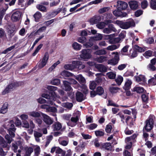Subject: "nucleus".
<instances>
[{
  "instance_id": "obj_3",
  "label": "nucleus",
  "mask_w": 156,
  "mask_h": 156,
  "mask_svg": "<svg viewBox=\"0 0 156 156\" xmlns=\"http://www.w3.org/2000/svg\"><path fill=\"white\" fill-rule=\"evenodd\" d=\"M81 58L86 61L90 58L92 57L91 50L88 49H84L81 51L80 55Z\"/></svg>"
},
{
  "instance_id": "obj_4",
  "label": "nucleus",
  "mask_w": 156,
  "mask_h": 156,
  "mask_svg": "<svg viewBox=\"0 0 156 156\" xmlns=\"http://www.w3.org/2000/svg\"><path fill=\"white\" fill-rule=\"evenodd\" d=\"M20 82L13 83L9 85L2 92L3 95H5L11 91L13 90L15 88L21 85Z\"/></svg>"
},
{
  "instance_id": "obj_29",
  "label": "nucleus",
  "mask_w": 156,
  "mask_h": 156,
  "mask_svg": "<svg viewBox=\"0 0 156 156\" xmlns=\"http://www.w3.org/2000/svg\"><path fill=\"white\" fill-rule=\"evenodd\" d=\"M72 47L75 50L79 51L81 49L82 46L77 43L74 42L72 44Z\"/></svg>"
},
{
  "instance_id": "obj_51",
  "label": "nucleus",
  "mask_w": 156,
  "mask_h": 156,
  "mask_svg": "<svg viewBox=\"0 0 156 156\" xmlns=\"http://www.w3.org/2000/svg\"><path fill=\"white\" fill-rule=\"evenodd\" d=\"M53 138V136L52 135H49L46 138V142L45 147H47L50 143L51 141Z\"/></svg>"
},
{
  "instance_id": "obj_17",
  "label": "nucleus",
  "mask_w": 156,
  "mask_h": 156,
  "mask_svg": "<svg viewBox=\"0 0 156 156\" xmlns=\"http://www.w3.org/2000/svg\"><path fill=\"white\" fill-rule=\"evenodd\" d=\"M0 144L1 145V147L6 148V150H9V147L8 146V144L5 141L4 138L1 136H0Z\"/></svg>"
},
{
  "instance_id": "obj_25",
  "label": "nucleus",
  "mask_w": 156,
  "mask_h": 156,
  "mask_svg": "<svg viewBox=\"0 0 156 156\" xmlns=\"http://www.w3.org/2000/svg\"><path fill=\"white\" fill-rule=\"evenodd\" d=\"M61 75L63 77H68L69 76H73V75L72 73L67 71L64 70L61 73Z\"/></svg>"
},
{
  "instance_id": "obj_56",
  "label": "nucleus",
  "mask_w": 156,
  "mask_h": 156,
  "mask_svg": "<svg viewBox=\"0 0 156 156\" xmlns=\"http://www.w3.org/2000/svg\"><path fill=\"white\" fill-rule=\"evenodd\" d=\"M122 13V12L119 11L118 9L114 11L113 12L114 15L117 17H120Z\"/></svg>"
},
{
  "instance_id": "obj_20",
  "label": "nucleus",
  "mask_w": 156,
  "mask_h": 156,
  "mask_svg": "<svg viewBox=\"0 0 156 156\" xmlns=\"http://www.w3.org/2000/svg\"><path fill=\"white\" fill-rule=\"evenodd\" d=\"M132 83L131 80L129 79H127L125 82L123 87V88L125 90H128L130 89L131 85Z\"/></svg>"
},
{
  "instance_id": "obj_41",
  "label": "nucleus",
  "mask_w": 156,
  "mask_h": 156,
  "mask_svg": "<svg viewBox=\"0 0 156 156\" xmlns=\"http://www.w3.org/2000/svg\"><path fill=\"white\" fill-rule=\"evenodd\" d=\"M41 13L39 12H37L34 15V17L36 21L38 22V20L41 18Z\"/></svg>"
},
{
  "instance_id": "obj_11",
  "label": "nucleus",
  "mask_w": 156,
  "mask_h": 156,
  "mask_svg": "<svg viewBox=\"0 0 156 156\" xmlns=\"http://www.w3.org/2000/svg\"><path fill=\"white\" fill-rule=\"evenodd\" d=\"M44 122L47 125H51L53 122V120L48 115L41 113Z\"/></svg>"
},
{
  "instance_id": "obj_39",
  "label": "nucleus",
  "mask_w": 156,
  "mask_h": 156,
  "mask_svg": "<svg viewBox=\"0 0 156 156\" xmlns=\"http://www.w3.org/2000/svg\"><path fill=\"white\" fill-rule=\"evenodd\" d=\"M150 4L151 8L154 10H156V0H151Z\"/></svg>"
},
{
  "instance_id": "obj_19",
  "label": "nucleus",
  "mask_w": 156,
  "mask_h": 156,
  "mask_svg": "<svg viewBox=\"0 0 156 156\" xmlns=\"http://www.w3.org/2000/svg\"><path fill=\"white\" fill-rule=\"evenodd\" d=\"M73 77L81 83H85L86 82L85 78L81 74H79L76 76L73 75Z\"/></svg>"
},
{
  "instance_id": "obj_26",
  "label": "nucleus",
  "mask_w": 156,
  "mask_h": 156,
  "mask_svg": "<svg viewBox=\"0 0 156 156\" xmlns=\"http://www.w3.org/2000/svg\"><path fill=\"white\" fill-rule=\"evenodd\" d=\"M102 148L103 149L108 150H111L112 148V146L110 143H107L102 144L101 145Z\"/></svg>"
},
{
  "instance_id": "obj_15",
  "label": "nucleus",
  "mask_w": 156,
  "mask_h": 156,
  "mask_svg": "<svg viewBox=\"0 0 156 156\" xmlns=\"http://www.w3.org/2000/svg\"><path fill=\"white\" fill-rule=\"evenodd\" d=\"M78 120V117L77 116H76L75 117H72L71 119V121L68 123V125L71 127H73L76 125V122Z\"/></svg>"
},
{
  "instance_id": "obj_55",
  "label": "nucleus",
  "mask_w": 156,
  "mask_h": 156,
  "mask_svg": "<svg viewBox=\"0 0 156 156\" xmlns=\"http://www.w3.org/2000/svg\"><path fill=\"white\" fill-rule=\"evenodd\" d=\"M97 84L94 81H91L90 82V88L91 90H94Z\"/></svg>"
},
{
  "instance_id": "obj_27",
  "label": "nucleus",
  "mask_w": 156,
  "mask_h": 156,
  "mask_svg": "<svg viewBox=\"0 0 156 156\" xmlns=\"http://www.w3.org/2000/svg\"><path fill=\"white\" fill-rule=\"evenodd\" d=\"M96 67L100 72H105L107 71V69L106 67L102 64L97 65Z\"/></svg>"
},
{
  "instance_id": "obj_6",
  "label": "nucleus",
  "mask_w": 156,
  "mask_h": 156,
  "mask_svg": "<svg viewBox=\"0 0 156 156\" xmlns=\"http://www.w3.org/2000/svg\"><path fill=\"white\" fill-rule=\"evenodd\" d=\"M102 38V36L101 34H98L94 37H91L89 39V42H87L83 44L86 48L91 47L93 45L92 41H99L101 40Z\"/></svg>"
},
{
  "instance_id": "obj_49",
  "label": "nucleus",
  "mask_w": 156,
  "mask_h": 156,
  "mask_svg": "<svg viewBox=\"0 0 156 156\" xmlns=\"http://www.w3.org/2000/svg\"><path fill=\"white\" fill-rule=\"evenodd\" d=\"M36 7L41 11L46 12V8L43 5L38 4L37 5Z\"/></svg>"
},
{
  "instance_id": "obj_37",
  "label": "nucleus",
  "mask_w": 156,
  "mask_h": 156,
  "mask_svg": "<svg viewBox=\"0 0 156 156\" xmlns=\"http://www.w3.org/2000/svg\"><path fill=\"white\" fill-rule=\"evenodd\" d=\"M119 61L112 58L111 59L108 60V63L112 65H115L117 64L118 62Z\"/></svg>"
},
{
  "instance_id": "obj_52",
  "label": "nucleus",
  "mask_w": 156,
  "mask_h": 156,
  "mask_svg": "<svg viewBox=\"0 0 156 156\" xmlns=\"http://www.w3.org/2000/svg\"><path fill=\"white\" fill-rule=\"evenodd\" d=\"M40 148L39 146H36L34 150L35 155L36 156H38L40 153Z\"/></svg>"
},
{
  "instance_id": "obj_24",
  "label": "nucleus",
  "mask_w": 156,
  "mask_h": 156,
  "mask_svg": "<svg viewBox=\"0 0 156 156\" xmlns=\"http://www.w3.org/2000/svg\"><path fill=\"white\" fill-rule=\"evenodd\" d=\"M76 99L79 102H81L84 100L83 94L80 92H78L76 94Z\"/></svg>"
},
{
  "instance_id": "obj_30",
  "label": "nucleus",
  "mask_w": 156,
  "mask_h": 156,
  "mask_svg": "<svg viewBox=\"0 0 156 156\" xmlns=\"http://www.w3.org/2000/svg\"><path fill=\"white\" fill-rule=\"evenodd\" d=\"M53 129L55 130H60L62 127L61 124L58 122H56L52 125Z\"/></svg>"
},
{
  "instance_id": "obj_14",
  "label": "nucleus",
  "mask_w": 156,
  "mask_h": 156,
  "mask_svg": "<svg viewBox=\"0 0 156 156\" xmlns=\"http://www.w3.org/2000/svg\"><path fill=\"white\" fill-rule=\"evenodd\" d=\"M134 78L136 81L137 82H141L140 84H144L145 83L146 80L145 76L142 75H140L138 76H135Z\"/></svg>"
},
{
  "instance_id": "obj_21",
  "label": "nucleus",
  "mask_w": 156,
  "mask_h": 156,
  "mask_svg": "<svg viewBox=\"0 0 156 156\" xmlns=\"http://www.w3.org/2000/svg\"><path fill=\"white\" fill-rule=\"evenodd\" d=\"M8 104L7 102L4 104L0 110V113L2 114H5L8 111Z\"/></svg>"
},
{
  "instance_id": "obj_8",
  "label": "nucleus",
  "mask_w": 156,
  "mask_h": 156,
  "mask_svg": "<svg viewBox=\"0 0 156 156\" xmlns=\"http://www.w3.org/2000/svg\"><path fill=\"white\" fill-rule=\"evenodd\" d=\"M62 88L63 90L67 91L68 93L69 92L71 93V94H73V89L70 86L69 83L67 81H63V85L62 86Z\"/></svg>"
},
{
  "instance_id": "obj_43",
  "label": "nucleus",
  "mask_w": 156,
  "mask_h": 156,
  "mask_svg": "<svg viewBox=\"0 0 156 156\" xmlns=\"http://www.w3.org/2000/svg\"><path fill=\"white\" fill-rule=\"evenodd\" d=\"M123 80V78L120 76H119L115 79V81L118 85L121 84Z\"/></svg>"
},
{
  "instance_id": "obj_16",
  "label": "nucleus",
  "mask_w": 156,
  "mask_h": 156,
  "mask_svg": "<svg viewBox=\"0 0 156 156\" xmlns=\"http://www.w3.org/2000/svg\"><path fill=\"white\" fill-rule=\"evenodd\" d=\"M101 20V17L99 16H95L90 19V22L91 24H93L99 22Z\"/></svg>"
},
{
  "instance_id": "obj_63",
  "label": "nucleus",
  "mask_w": 156,
  "mask_h": 156,
  "mask_svg": "<svg viewBox=\"0 0 156 156\" xmlns=\"http://www.w3.org/2000/svg\"><path fill=\"white\" fill-rule=\"evenodd\" d=\"M95 135L97 136H101L104 135V132L100 130H97L95 131Z\"/></svg>"
},
{
  "instance_id": "obj_2",
  "label": "nucleus",
  "mask_w": 156,
  "mask_h": 156,
  "mask_svg": "<svg viewBox=\"0 0 156 156\" xmlns=\"http://www.w3.org/2000/svg\"><path fill=\"white\" fill-rule=\"evenodd\" d=\"M4 127L7 129L9 134L12 137L15 136L14 133L16 129L14 125V122L13 120H11L5 122L4 125Z\"/></svg>"
},
{
  "instance_id": "obj_45",
  "label": "nucleus",
  "mask_w": 156,
  "mask_h": 156,
  "mask_svg": "<svg viewBox=\"0 0 156 156\" xmlns=\"http://www.w3.org/2000/svg\"><path fill=\"white\" fill-rule=\"evenodd\" d=\"M71 63H72L71 65L74 66L73 68L74 69L76 68H77L78 65L80 64L81 62L78 60L72 61Z\"/></svg>"
},
{
  "instance_id": "obj_7",
  "label": "nucleus",
  "mask_w": 156,
  "mask_h": 156,
  "mask_svg": "<svg viewBox=\"0 0 156 156\" xmlns=\"http://www.w3.org/2000/svg\"><path fill=\"white\" fill-rule=\"evenodd\" d=\"M49 55L48 52H46L41 60L38 63V66L39 69H41L44 67L46 64L49 59Z\"/></svg>"
},
{
  "instance_id": "obj_22",
  "label": "nucleus",
  "mask_w": 156,
  "mask_h": 156,
  "mask_svg": "<svg viewBox=\"0 0 156 156\" xmlns=\"http://www.w3.org/2000/svg\"><path fill=\"white\" fill-rule=\"evenodd\" d=\"M112 22L111 20H108L105 21V23L104 22H101L96 25L98 28L100 29H102L105 26V24H108L111 23Z\"/></svg>"
},
{
  "instance_id": "obj_33",
  "label": "nucleus",
  "mask_w": 156,
  "mask_h": 156,
  "mask_svg": "<svg viewBox=\"0 0 156 156\" xmlns=\"http://www.w3.org/2000/svg\"><path fill=\"white\" fill-rule=\"evenodd\" d=\"M94 54L97 55H105L107 54V52L104 49H101L94 52Z\"/></svg>"
},
{
  "instance_id": "obj_42",
  "label": "nucleus",
  "mask_w": 156,
  "mask_h": 156,
  "mask_svg": "<svg viewBox=\"0 0 156 156\" xmlns=\"http://www.w3.org/2000/svg\"><path fill=\"white\" fill-rule=\"evenodd\" d=\"M126 34L125 32H121L119 35V37L115 38V40L117 42H119L121 39L124 38Z\"/></svg>"
},
{
  "instance_id": "obj_32",
  "label": "nucleus",
  "mask_w": 156,
  "mask_h": 156,
  "mask_svg": "<svg viewBox=\"0 0 156 156\" xmlns=\"http://www.w3.org/2000/svg\"><path fill=\"white\" fill-rule=\"evenodd\" d=\"M34 135L36 140L37 142H39L40 141L39 137L42 136V134L38 132L37 131H34Z\"/></svg>"
},
{
  "instance_id": "obj_36",
  "label": "nucleus",
  "mask_w": 156,
  "mask_h": 156,
  "mask_svg": "<svg viewBox=\"0 0 156 156\" xmlns=\"http://www.w3.org/2000/svg\"><path fill=\"white\" fill-rule=\"evenodd\" d=\"M119 90V88L117 87H111L109 89L110 92L113 94L117 93Z\"/></svg>"
},
{
  "instance_id": "obj_54",
  "label": "nucleus",
  "mask_w": 156,
  "mask_h": 156,
  "mask_svg": "<svg viewBox=\"0 0 156 156\" xmlns=\"http://www.w3.org/2000/svg\"><path fill=\"white\" fill-rule=\"evenodd\" d=\"M43 45L42 44H40L37 47L34 52L33 53L32 55L33 56H34L36 55L42 47Z\"/></svg>"
},
{
  "instance_id": "obj_12",
  "label": "nucleus",
  "mask_w": 156,
  "mask_h": 156,
  "mask_svg": "<svg viewBox=\"0 0 156 156\" xmlns=\"http://www.w3.org/2000/svg\"><path fill=\"white\" fill-rule=\"evenodd\" d=\"M117 8L119 10H124L126 9L127 6V3L121 1L117 2Z\"/></svg>"
},
{
  "instance_id": "obj_44",
  "label": "nucleus",
  "mask_w": 156,
  "mask_h": 156,
  "mask_svg": "<svg viewBox=\"0 0 156 156\" xmlns=\"http://www.w3.org/2000/svg\"><path fill=\"white\" fill-rule=\"evenodd\" d=\"M46 29V27L45 26H43L40 28L35 33V34H40L44 31H45Z\"/></svg>"
},
{
  "instance_id": "obj_40",
  "label": "nucleus",
  "mask_w": 156,
  "mask_h": 156,
  "mask_svg": "<svg viewBox=\"0 0 156 156\" xmlns=\"http://www.w3.org/2000/svg\"><path fill=\"white\" fill-rule=\"evenodd\" d=\"M60 63V62L59 61H57L56 62L54 63L48 69L49 72L52 71L56 67V66L59 64Z\"/></svg>"
},
{
  "instance_id": "obj_35",
  "label": "nucleus",
  "mask_w": 156,
  "mask_h": 156,
  "mask_svg": "<svg viewBox=\"0 0 156 156\" xmlns=\"http://www.w3.org/2000/svg\"><path fill=\"white\" fill-rule=\"evenodd\" d=\"M133 91H136L137 93H140L144 91V90L143 88L138 87H135L133 89Z\"/></svg>"
},
{
  "instance_id": "obj_23",
  "label": "nucleus",
  "mask_w": 156,
  "mask_h": 156,
  "mask_svg": "<svg viewBox=\"0 0 156 156\" xmlns=\"http://www.w3.org/2000/svg\"><path fill=\"white\" fill-rule=\"evenodd\" d=\"M29 115L34 118H38L40 117L41 114L40 112L36 111H32L28 113Z\"/></svg>"
},
{
  "instance_id": "obj_61",
  "label": "nucleus",
  "mask_w": 156,
  "mask_h": 156,
  "mask_svg": "<svg viewBox=\"0 0 156 156\" xmlns=\"http://www.w3.org/2000/svg\"><path fill=\"white\" fill-rule=\"evenodd\" d=\"M46 88L48 90L53 91H55L57 89V88L56 87L52 86H48Z\"/></svg>"
},
{
  "instance_id": "obj_5",
  "label": "nucleus",
  "mask_w": 156,
  "mask_h": 156,
  "mask_svg": "<svg viewBox=\"0 0 156 156\" xmlns=\"http://www.w3.org/2000/svg\"><path fill=\"white\" fill-rule=\"evenodd\" d=\"M136 136V135L134 134L132 136L127 137L125 139V142L126 144L125 148L126 149H129L132 147V144L135 142V139Z\"/></svg>"
},
{
  "instance_id": "obj_60",
  "label": "nucleus",
  "mask_w": 156,
  "mask_h": 156,
  "mask_svg": "<svg viewBox=\"0 0 156 156\" xmlns=\"http://www.w3.org/2000/svg\"><path fill=\"white\" fill-rule=\"evenodd\" d=\"M134 48L136 50L140 52H144L145 50V48L140 47L137 45H135Z\"/></svg>"
},
{
  "instance_id": "obj_9",
  "label": "nucleus",
  "mask_w": 156,
  "mask_h": 156,
  "mask_svg": "<svg viewBox=\"0 0 156 156\" xmlns=\"http://www.w3.org/2000/svg\"><path fill=\"white\" fill-rule=\"evenodd\" d=\"M41 97L48 100L47 102V104L49 105H54V101L55 100V98L53 96H50L46 94H42Z\"/></svg>"
},
{
  "instance_id": "obj_62",
  "label": "nucleus",
  "mask_w": 156,
  "mask_h": 156,
  "mask_svg": "<svg viewBox=\"0 0 156 156\" xmlns=\"http://www.w3.org/2000/svg\"><path fill=\"white\" fill-rule=\"evenodd\" d=\"M60 80L58 79H55L51 81V83L54 85H58L60 83Z\"/></svg>"
},
{
  "instance_id": "obj_58",
  "label": "nucleus",
  "mask_w": 156,
  "mask_h": 156,
  "mask_svg": "<svg viewBox=\"0 0 156 156\" xmlns=\"http://www.w3.org/2000/svg\"><path fill=\"white\" fill-rule=\"evenodd\" d=\"M74 67L71 64H66L64 66V68L65 69L69 70H72L74 69L73 68Z\"/></svg>"
},
{
  "instance_id": "obj_59",
  "label": "nucleus",
  "mask_w": 156,
  "mask_h": 156,
  "mask_svg": "<svg viewBox=\"0 0 156 156\" xmlns=\"http://www.w3.org/2000/svg\"><path fill=\"white\" fill-rule=\"evenodd\" d=\"M11 136V137L8 134H6L5 136V138L8 144H10L12 140V138L13 137L12 136Z\"/></svg>"
},
{
  "instance_id": "obj_10",
  "label": "nucleus",
  "mask_w": 156,
  "mask_h": 156,
  "mask_svg": "<svg viewBox=\"0 0 156 156\" xmlns=\"http://www.w3.org/2000/svg\"><path fill=\"white\" fill-rule=\"evenodd\" d=\"M22 15L21 12L16 11L13 12L11 16V19L13 21L16 22L20 19Z\"/></svg>"
},
{
  "instance_id": "obj_31",
  "label": "nucleus",
  "mask_w": 156,
  "mask_h": 156,
  "mask_svg": "<svg viewBox=\"0 0 156 156\" xmlns=\"http://www.w3.org/2000/svg\"><path fill=\"white\" fill-rule=\"evenodd\" d=\"M106 75L109 79H113L115 78L116 74L115 72H110L106 73Z\"/></svg>"
},
{
  "instance_id": "obj_46",
  "label": "nucleus",
  "mask_w": 156,
  "mask_h": 156,
  "mask_svg": "<svg viewBox=\"0 0 156 156\" xmlns=\"http://www.w3.org/2000/svg\"><path fill=\"white\" fill-rule=\"evenodd\" d=\"M148 2L146 0H144L141 3V8L143 9H146L148 6Z\"/></svg>"
},
{
  "instance_id": "obj_34",
  "label": "nucleus",
  "mask_w": 156,
  "mask_h": 156,
  "mask_svg": "<svg viewBox=\"0 0 156 156\" xmlns=\"http://www.w3.org/2000/svg\"><path fill=\"white\" fill-rule=\"evenodd\" d=\"M69 79L70 82V84H74L76 86V87H74L75 88H78L79 87V83L75 80L70 78H69Z\"/></svg>"
},
{
  "instance_id": "obj_38",
  "label": "nucleus",
  "mask_w": 156,
  "mask_h": 156,
  "mask_svg": "<svg viewBox=\"0 0 156 156\" xmlns=\"http://www.w3.org/2000/svg\"><path fill=\"white\" fill-rule=\"evenodd\" d=\"M119 47V45H112L109 46L107 47L106 49L108 50L112 51L117 49Z\"/></svg>"
},
{
  "instance_id": "obj_28",
  "label": "nucleus",
  "mask_w": 156,
  "mask_h": 156,
  "mask_svg": "<svg viewBox=\"0 0 156 156\" xmlns=\"http://www.w3.org/2000/svg\"><path fill=\"white\" fill-rule=\"evenodd\" d=\"M95 60L99 63H102L107 60V57L104 56H100L96 58Z\"/></svg>"
},
{
  "instance_id": "obj_57",
  "label": "nucleus",
  "mask_w": 156,
  "mask_h": 156,
  "mask_svg": "<svg viewBox=\"0 0 156 156\" xmlns=\"http://www.w3.org/2000/svg\"><path fill=\"white\" fill-rule=\"evenodd\" d=\"M62 105L63 107L68 108H71L73 106L72 103L69 102L63 103Z\"/></svg>"
},
{
  "instance_id": "obj_18",
  "label": "nucleus",
  "mask_w": 156,
  "mask_h": 156,
  "mask_svg": "<svg viewBox=\"0 0 156 156\" xmlns=\"http://www.w3.org/2000/svg\"><path fill=\"white\" fill-rule=\"evenodd\" d=\"M129 4L130 7L132 9H136L138 6V2L136 1H130Z\"/></svg>"
},
{
  "instance_id": "obj_13",
  "label": "nucleus",
  "mask_w": 156,
  "mask_h": 156,
  "mask_svg": "<svg viewBox=\"0 0 156 156\" xmlns=\"http://www.w3.org/2000/svg\"><path fill=\"white\" fill-rule=\"evenodd\" d=\"M146 124L144 127L145 129L147 131L150 130L153 127L154 124L153 120L150 119L146 122Z\"/></svg>"
},
{
  "instance_id": "obj_1",
  "label": "nucleus",
  "mask_w": 156,
  "mask_h": 156,
  "mask_svg": "<svg viewBox=\"0 0 156 156\" xmlns=\"http://www.w3.org/2000/svg\"><path fill=\"white\" fill-rule=\"evenodd\" d=\"M115 23L121 28L127 29L130 27H134L135 26V23L132 19H130L126 22L117 20Z\"/></svg>"
},
{
  "instance_id": "obj_48",
  "label": "nucleus",
  "mask_w": 156,
  "mask_h": 156,
  "mask_svg": "<svg viewBox=\"0 0 156 156\" xmlns=\"http://www.w3.org/2000/svg\"><path fill=\"white\" fill-rule=\"evenodd\" d=\"M14 120L15 121V124L16 126H19L21 125V122L18 117H15L14 119Z\"/></svg>"
},
{
  "instance_id": "obj_50",
  "label": "nucleus",
  "mask_w": 156,
  "mask_h": 156,
  "mask_svg": "<svg viewBox=\"0 0 156 156\" xmlns=\"http://www.w3.org/2000/svg\"><path fill=\"white\" fill-rule=\"evenodd\" d=\"M96 92L97 94L101 95L104 93V90L102 87H99L97 88Z\"/></svg>"
},
{
  "instance_id": "obj_64",
  "label": "nucleus",
  "mask_w": 156,
  "mask_h": 156,
  "mask_svg": "<svg viewBox=\"0 0 156 156\" xmlns=\"http://www.w3.org/2000/svg\"><path fill=\"white\" fill-rule=\"evenodd\" d=\"M152 55V51L150 50L147 51L145 52L144 55L147 58L151 57Z\"/></svg>"
},
{
  "instance_id": "obj_47",
  "label": "nucleus",
  "mask_w": 156,
  "mask_h": 156,
  "mask_svg": "<svg viewBox=\"0 0 156 156\" xmlns=\"http://www.w3.org/2000/svg\"><path fill=\"white\" fill-rule=\"evenodd\" d=\"M25 151L26 155L29 156L33 152V149L31 147L26 148L25 149Z\"/></svg>"
},
{
  "instance_id": "obj_53",
  "label": "nucleus",
  "mask_w": 156,
  "mask_h": 156,
  "mask_svg": "<svg viewBox=\"0 0 156 156\" xmlns=\"http://www.w3.org/2000/svg\"><path fill=\"white\" fill-rule=\"evenodd\" d=\"M129 47V46L128 45H126L124 46L122 48L121 51L122 54L124 55H126V54L125 53L127 51Z\"/></svg>"
}]
</instances>
